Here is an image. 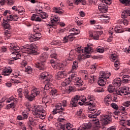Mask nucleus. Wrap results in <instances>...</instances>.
<instances>
[{"instance_id":"nucleus-43","label":"nucleus","mask_w":130,"mask_h":130,"mask_svg":"<svg viewBox=\"0 0 130 130\" xmlns=\"http://www.w3.org/2000/svg\"><path fill=\"white\" fill-rule=\"evenodd\" d=\"M36 11L38 14H41L42 13V7H40L39 5H37L36 8Z\"/></svg>"},{"instance_id":"nucleus-3","label":"nucleus","mask_w":130,"mask_h":130,"mask_svg":"<svg viewBox=\"0 0 130 130\" xmlns=\"http://www.w3.org/2000/svg\"><path fill=\"white\" fill-rule=\"evenodd\" d=\"M41 79L42 80H46V82H45V86L44 87V91L46 92V91H48L49 89L51 88L52 86V84L50 83V82L52 81L51 78H52V76L50 75V74L47 72H43L40 76Z\"/></svg>"},{"instance_id":"nucleus-29","label":"nucleus","mask_w":130,"mask_h":130,"mask_svg":"<svg viewBox=\"0 0 130 130\" xmlns=\"http://www.w3.org/2000/svg\"><path fill=\"white\" fill-rule=\"evenodd\" d=\"M97 80V76L94 75H89L88 82L90 84H93Z\"/></svg>"},{"instance_id":"nucleus-10","label":"nucleus","mask_w":130,"mask_h":130,"mask_svg":"<svg viewBox=\"0 0 130 130\" xmlns=\"http://www.w3.org/2000/svg\"><path fill=\"white\" fill-rule=\"evenodd\" d=\"M93 125V130H107L103 125H100V122L99 119H95L92 120Z\"/></svg>"},{"instance_id":"nucleus-60","label":"nucleus","mask_w":130,"mask_h":130,"mask_svg":"<svg viewBox=\"0 0 130 130\" xmlns=\"http://www.w3.org/2000/svg\"><path fill=\"white\" fill-rule=\"evenodd\" d=\"M57 121H59V122H62V121H64V118L61 117V115L59 116V117L57 119Z\"/></svg>"},{"instance_id":"nucleus-11","label":"nucleus","mask_w":130,"mask_h":130,"mask_svg":"<svg viewBox=\"0 0 130 130\" xmlns=\"http://www.w3.org/2000/svg\"><path fill=\"white\" fill-rule=\"evenodd\" d=\"M128 90H129V87H126L124 86L121 87L118 90H116V93L117 95H120V96H125V95H128L129 93L128 92Z\"/></svg>"},{"instance_id":"nucleus-26","label":"nucleus","mask_w":130,"mask_h":130,"mask_svg":"<svg viewBox=\"0 0 130 130\" xmlns=\"http://www.w3.org/2000/svg\"><path fill=\"white\" fill-rule=\"evenodd\" d=\"M17 96L16 95H14L11 96L9 99L7 100L6 102L7 103H10V102H18V100L16 98Z\"/></svg>"},{"instance_id":"nucleus-15","label":"nucleus","mask_w":130,"mask_h":130,"mask_svg":"<svg viewBox=\"0 0 130 130\" xmlns=\"http://www.w3.org/2000/svg\"><path fill=\"white\" fill-rule=\"evenodd\" d=\"M64 110V108L61 106V103L58 104L56 106V109L53 110V114H56L59 112H62Z\"/></svg>"},{"instance_id":"nucleus-50","label":"nucleus","mask_w":130,"mask_h":130,"mask_svg":"<svg viewBox=\"0 0 130 130\" xmlns=\"http://www.w3.org/2000/svg\"><path fill=\"white\" fill-rule=\"evenodd\" d=\"M52 67L54 70H56V69H58V70H60V71L63 70V66H52Z\"/></svg>"},{"instance_id":"nucleus-24","label":"nucleus","mask_w":130,"mask_h":130,"mask_svg":"<svg viewBox=\"0 0 130 130\" xmlns=\"http://www.w3.org/2000/svg\"><path fill=\"white\" fill-rule=\"evenodd\" d=\"M65 76L66 73L64 72H59L56 76V78L57 80H60L63 79V78H64Z\"/></svg>"},{"instance_id":"nucleus-53","label":"nucleus","mask_w":130,"mask_h":130,"mask_svg":"<svg viewBox=\"0 0 130 130\" xmlns=\"http://www.w3.org/2000/svg\"><path fill=\"white\" fill-rule=\"evenodd\" d=\"M22 91L23 90L22 89V88H19L18 89H17V93L20 98H22V97H23V94H22Z\"/></svg>"},{"instance_id":"nucleus-28","label":"nucleus","mask_w":130,"mask_h":130,"mask_svg":"<svg viewBox=\"0 0 130 130\" xmlns=\"http://www.w3.org/2000/svg\"><path fill=\"white\" fill-rule=\"evenodd\" d=\"M58 21H59V18L58 17L56 16H51V24H54V25H55L56 22H58Z\"/></svg>"},{"instance_id":"nucleus-22","label":"nucleus","mask_w":130,"mask_h":130,"mask_svg":"<svg viewBox=\"0 0 130 130\" xmlns=\"http://www.w3.org/2000/svg\"><path fill=\"white\" fill-rule=\"evenodd\" d=\"M13 72V70L11 67H6L5 69L4 70L3 72V75L4 76H10L11 75V73Z\"/></svg>"},{"instance_id":"nucleus-31","label":"nucleus","mask_w":130,"mask_h":130,"mask_svg":"<svg viewBox=\"0 0 130 130\" xmlns=\"http://www.w3.org/2000/svg\"><path fill=\"white\" fill-rule=\"evenodd\" d=\"M127 118L125 116L121 117V118L120 119V121H119L120 124L123 126L125 125V123H126Z\"/></svg>"},{"instance_id":"nucleus-61","label":"nucleus","mask_w":130,"mask_h":130,"mask_svg":"<svg viewBox=\"0 0 130 130\" xmlns=\"http://www.w3.org/2000/svg\"><path fill=\"white\" fill-rule=\"evenodd\" d=\"M105 101H111V95H107L105 99H104Z\"/></svg>"},{"instance_id":"nucleus-23","label":"nucleus","mask_w":130,"mask_h":130,"mask_svg":"<svg viewBox=\"0 0 130 130\" xmlns=\"http://www.w3.org/2000/svg\"><path fill=\"white\" fill-rule=\"evenodd\" d=\"M113 85L115 87H120L121 85V80L120 78H115L113 81Z\"/></svg>"},{"instance_id":"nucleus-13","label":"nucleus","mask_w":130,"mask_h":130,"mask_svg":"<svg viewBox=\"0 0 130 130\" xmlns=\"http://www.w3.org/2000/svg\"><path fill=\"white\" fill-rule=\"evenodd\" d=\"M111 61L114 62L115 66H119L120 64V61L118 60V56L116 54H112L110 56Z\"/></svg>"},{"instance_id":"nucleus-38","label":"nucleus","mask_w":130,"mask_h":130,"mask_svg":"<svg viewBox=\"0 0 130 130\" xmlns=\"http://www.w3.org/2000/svg\"><path fill=\"white\" fill-rule=\"evenodd\" d=\"M54 11L55 13H57V14H62L63 13V10L60 7L55 8Z\"/></svg>"},{"instance_id":"nucleus-51","label":"nucleus","mask_w":130,"mask_h":130,"mask_svg":"<svg viewBox=\"0 0 130 130\" xmlns=\"http://www.w3.org/2000/svg\"><path fill=\"white\" fill-rule=\"evenodd\" d=\"M111 107L113 108V109H115L116 110H117L118 109V106L115 104V103H113L110 105Z\"/></svg>"},{"instance_id":"nucleus-6","label":"nucleus","mask_w":130,"mask_h":130,"mask_svg":"<svg viewBox=\"0 0 130 130\" xmlns=\"http://www.w3.org/2000/svg\"><path fill=\"white\" fill-rule=\"evenodd\" d=\"M71 84V80L70 78L66 79L63 82L61 83L62 87H64L66 91L68 94H70L71 92H74L76 90V88L73 86H70Z\"/></svg>"},{"instance_id":"nucleus-5","label":"nucleus","mask_w":130,"mask_h":130,"mask_svg":"<svg viewBox=\"0 0 130 130\" xmlns=\"http://www.w3.org/2000/svg\"><path fill=\"white\" fill-rule=\"evenodd\" d=\"M111 76V73H106L104 71L100 72V76L98 81V84L99 86H103L106 85V81L107 79H109V77Z\"/></svg>"},{"instance_id":"nucleus-7","label":"nucleus","mask_w":130,"mask_h":130,"mask_svg":"<svg viewBox=\"0 0 130 130\" xmlns=\"http://www.w3.org/2000/svg\"><path fill=\"white\" fill-rule=\"evenodd\" d=\"M91 126H92V124H91L90 122H88V123L83 124L76 129L73 128L74 127L73 124L68 123L66 125V128L68 130H88V129L90 128Z\"/></svg>"},{"instance_id":"nucleus-58","label":"nucleus","mask_w":130,"mask_h":130,"mask_svg":"<svg viewBox=\"0 0 130 130\" xmlns=\"http://www.w3.org/2000/svg\"><path fill=\"white\" fill-rule=\"evenodd\" d=\"M74 0H68L67 2V4L69 6L71 7H73V5H74Z\"/></svg>"},{"instance_id":"nucleus-42","label":"nucleus","mask_w":130,"mask_h":130,"mask_svg":"<svg viewBox=\"0 0 130 130\" xmlns=\"http://www.w3.org/2000/svg\"><path fill=\"white\" fill-rule=\"evenodd\" d=\"M119 22H120L119 24L124 25L125 26H127L128 25V22L129 21H128L127 19H123L122 21L119 20Z\"/></svg>"},{"instance_id":"nucleus-9","label":"nucleus","mask_w":130,"mask_h":130,"mask_svg":"<svg viewBox=\"0 0 130 130\" xmlns=\"http://www.w3.org/2000/svg\"><path fill=\"white\" fill-rule=\"evenodd\" d=\"M88 110L89 111L90 114H88V116L89 118H96L98 115L100 114V113H95L96 112V107H95V104H93V105H88Z\"/></svg>"},{"instance_id":"nucleus-56","label":"nucleus","mask_w":130,"mask_h":130,"mask_svg":"<svg viewBox=\"0 0 130 130\" xmlns=\"http://www.w3.org/2000/svg\"><path fill=\"white\" fill-rule=\"evenodd\" d=\"M123 106H125V107H128L130 106V101H127L123 103Z\"/></svg>"},{"instance_id":"nucleus-59","label":"nucleus","mask_w":130,"mask_h":130,"mask_svg":"<svg viewBox=\"0 0 130 130\" xmlns=\"http://www.w3.org/2000/svg\"><path fill=\"white\" fill-rule=\"evenodd\" d=\"M102 3H105L106 5H111V0H102Z\"/></svg>"},{"instance_id":"nucleus-27","label":"nucleus","mask_w":130,"mask_h":130,"mask_svg":"<svg viewBox=\"0 0 130 130\" xmlns=\"http://www.w3.org/2000/svg\"><path fill=\"white\" fill-rule=\"evenodd\" d=\"M87 102L86 103V105H93L94 102H93V96L92 95H88L87 97Z\"/></svg>"},{"instance_id":"nucleus-12","label":"nucleus","mask_w":130,"mask_h":130,"mask_svg":"<svg viewBox=\"0 0 130 130\" xmlns=\"http://www.w3.org/2000/svg\"><path fill=\"white\" fill-rule=\"evenodd\" d=\"M40 94V90L39 88H37L36 87H32L31 94H30V100H34L35 99V97L36 96H38Z\"/></svg>"},{"instance_id":"nucleus-37","label":"nucleus","mask_w":130,"mask_h":130,"mask_svg":"<svg viewBox=\"0 0 130 130\" xmlns=\"http://www.w3.org/2000/svg\"><path fill=\"white\" fill-rule=\"evenodd\" d=\"M120 110L123 112L124 115H127V108L125 106H121L120 108Z\"/></svg>"},{"instance_id":"nucleus-25","label":"nucleus","mask_w":130,"mask_h":130,"mask_svg":"<svg viewBox=\"0 0 130 130\" xmlns=\"http://www.w3.org/2000/svg\"><path fill=\"white\" fill-rule=\"evenodd\" d=\"M101 18L103 23H104V24H107V23H108L110 19L109 17L106 15H102Z\"/></svg>"},{"instance_id":"nucleus-36","label":"nucleus","mask_w":130,"mask_h":130,"mask_svg":"<svg viewBox=\"0 0 130 130\" xmlns=\"http://www.w3.org/2000/svg\"><path fill=\"white\" fill-rule=\"evenodd\" d=\"M55 126L56 127H58V130H63L64 129V126L63 125L61 124L59 122H56L55 124Z\"/></svg>"},{"instance_id":"nucleus-1","label":"nucleus","mask_w":130,"mask_h":130,"mask_svg":"<svg viewBox=\"0 0 130 130\" xmlns=\"http://www.w3.org/2000/svg\"><path fill=\"white\" fill-rule=\"evenodd\" d=\"M9 46L10 49L15 51L11 54L12 56V58L15 60L21 58L22 55H23V56H28V54H30L31 52H35L36 50V48L32 45H26L23 47L21 51H18L20 49V47L15 44V43H11Z\"/></svg>"},{"instance_id":"nucleus-4","label":"nucleus","mask_w":130,"mask_h":130,"mask_svg":"<svg viewBox=\"0 0 130 130\" xmlns=\"http://www.w3.org/2000/svg\"><path fill=\"white\" fill-rule=\"evenodd\" d=\"M31 111L32 114L36 116V117H39L41 119H44L45 116H46V113L45 111L43 110V107L41 105L35 106Z\"/></svg>"},{"instance_id":"nucleus-35","label":"nucleus","mask_w":130,"mask_h":130,"mask_svg":"<svg viewBox=\"0 0 130 130\" xmlns=\"http://www.w3.org/2000/svg\"><path fill=\"white\" fill-rule=\"evenodd\" d=\"M130 81V77L128 75H123L122 79V83H128Z\"/></svg>"},{"instance_id":"nucleus-16","label":"nucleus","mask_w":130,"mask_h":130,"mask_svg":"<svg viewBox=\"0 0 130 130\" xmlns=\"http://www.w3.org/2000/svg\"><path fill=\"white\" fill-rule=\"evenodd\" d=\"M80 99V96L77 95L73 99L71 100V105L72 107H76L78 105V101Z\"/></svg>"},{"instance_id":"nucleus-44","label":"nucleus","mask_w":130,"mask_h":130,"mask_svg":"<svg viewBox=\"0 0 130 130\" xmlns=\"http://www.w3.org/2000/svg\"><path fill=\"white\" fill-rule=\"evenodd\" d=\"M54 25V24L52 23L51 24H48V28L49 29V32H52V30H53V29H55V26H53Z\"/></svg>"},{"instance_id":"nucleus-18","label":"nucleus","mask_w":130,"mask_h":130,"mask_svg":"<svg viewBox=\"0 0 130 130\" xmlns=\"http://www.w3.org/2000/svg\"><path fill=\"white\" fill-rule=\"evenodd\" d=\"M103 34V31H95L93 35H90V37H93L94 40H98L99 39V36H101Z\"/></svg>"},{"instance_id":"nucleus-30","label":"nucleus","mask_w":130,"mask_h":130,"mask_svg":"<svg viewBox=\"0 0 130 130\" xmlns=\"http://www.w3.org/2000/svg\"><path fill=\"white\" fill-rule=\"evenodd\" d=\"M34 31L35 32V33H39L42 31V27L38 24L35 25L34 27Z\"/></svg>"},{"instance_id":"nucleus-21","label":"nucleus","mask_w":130,"mask_h":130,"mask_svg":"<svg viewBox=\"0 0 130 130\" xmlns=\"http://www.w3.org/2000/svg\"><path fill=\"white\" fill-rule=\"evenodd\" d=\"M75 85L77 86V87H81V86H83L84 85V83H83V80L80 77H77L75 79Z\"/></svg>"},{"instance_id":"nucleus-41","label":"nucleus","mask_w":130,"mask_h":130,"mask_svg":"<svg viewBox=\"0 0 130 130\" xmlns=\"http://www.w3.org/2000/svg\"><path fill=\"white\" fill-rule=\"evenodd\" d=\"M32 71L33 69H32V68H31V67L28 66H25V72H26L27 74H31Z\"/></svg>"},{"instance_id":"nucleus-63","label":"nucleus","mask_w":130,"mask_h":130,"mask_svg":"<svg viewBox=\"0 0 130 130\" xmlns=\"http://www.w3.org/2000/svg\"><path fill=\"white\" fill-rule=\"evenodd\" d=\"M74 4L75 5H79V4H80V3H83L84 2V0H74Z\"/></svg>"},{"instance_id":"nucleus-54","label":"nucleus","mask_w":130,"mask_h":130,"mask_svg":"<svg viewBox=\"0 0 130 130\" xmlns=\"http://www.w3.org/2000/svg\"><path fill=\"white\" fill-rule=\"evenodd\" d=\"M94 92H98V93H101L102 92H104V89L102 88H99L94 89Z\"/></svg>"},{"instance_id":"nucleus-46","label":"nucleus","mask_w":130,"mask_h":130,"mask_svg":"<svg viewBox=\"0 0 130 130\" xmlns=\"http://www.w3.org/2000/svg\"><path fill=\"white\" fill-rule=\"evenodd\" d=\"M122 4H124L125 6H129L130 0H119Z\"/></svg>"},{"instance_id":"nucleus-47","label":"nucleus","mask_w":130,"mask_h":130,"mask_svg":"<svg viewBox=\"0 0 130 130\" xmlns=\"http://www.w3.org/2000/svg\"><path fill=\"white\" fill-rule=\"evenodd\" d=\"M108 91L109 93H113V92H114V87H113L112 85H109L108 87Z\"/></svg>"},{"instance_id":"nucleus-52","label":"nucleus","mask_w":130,"mask_h":130,"mask_svg":"<svg viewBox=\"0 0 130 130\" xmlns=\"http://www.w3.org/2000/svg\"><path fill=\"white\" fill-rule=\"evenodd\" d=\"M57 91H56V89H53L51 90V95L52 98H54L55 96H56V93Z\"/></svg>"},{"instance_id":"nucleus-39","label":"nucleus","mask_w":130,"mask_h":130,"mask_svg":"<svg viewBox=\"0 0 130 130\" xmlns=\"http://www.w3.org/2000/svg\"><path fill=\"white\" fill-rule=\"evenodd\" d=\"M5 37H7V38L9 39L12 36V32L9 30H7L4 32Z\"/></svg>"},{"instance_id":"nucleus-2","label":"nucleus","mask_w":130,"mask_h":130,"mask_svg":"<svg viewBox=\"0 0 130 130\" xmlns=\"http://www.w3.org/2000/svg\"><path fill=\"white\" fill-rule=\"evenodd\" d=\"M77 52L79 53L78 55V59L79 61L84 60L85 58H89L91 56V52H92V48L91 47H86L84 52H83V49L81 47H78L76 48Z\"/></svg>"},{"instance_id":"nucleus-40","label":"nucleus","mask_w":130,"mask_h":130,"mask_svg":"<svg viewBox=\"0 0 130 130\" xmlns=\"http://www.w3.org/2000/svg\"><path fill=\"white\" fill-rule=\"evenodd\" d=\"M114 30L116 33H122V32H123V30H122V28L118 26H116L114 28Z\"/></svg>"},{"instance_id":"nucleus-19","label":"nucleus","mask_w":130,"mask_h":130,"mask_svg":"<svg viewBox=\"0 0 130 130\" xmlns=\"http://www.w3.org/2000/svg\"><path fill=\"white\" fill-rule=\"evenodd\" d=\"M130 16V8H128L122 11L121 13V18L124 19L125 18H128Z\"/></svg>"},{"instance_id":"nucleus-64","label":"nucleus","mask_w":130,"mask_h":130,"mask_svg":"<svg viewBox=\"0 0 130 130\" xmlns=\"http://www.w3.org/2000/svg\"><path fill=\"white\" fill-rule=\"evenodd\" d=\"M107 130H116V126H112L109 128H107Z\"/></svg>"},{"instance_id":"nucleus-48","label":"nucleus","mask_w":130,"mask_h":130,"mask_svg":"<svg viewBox=\"0 0 130 130\" xmlns=\"http://www.w3.org/2000/svg\"><path fill=\"white\" fill-rule=\"evenodd\" d=\"M40 17L43 18V19H47V18H48V15H47V14L45 12H42L40 14Z\"/></svg>"},{"instance_id":"nucleus-55","label":"nucleus","mask_w":130,"mask_h":130,"mask_svg":"<svg viewBox=\"0 0 130 130\" xmlns=\"http://www.w3.org/2000/svg\"><path fill=\"white\" fill-rule=\"evenodd\" d=\"M80 101H82V102H86L87 101V99L85 97L84 95H81L80 97L79 96V100Z\"/></svg>"},{"instance_id":"nucleus-17","label":"nucleus","mask_w":130,"mask_h":130,"mask_svg":"<svg viewBox=\"0 0 130 130\" xmlns=\"http://www.w3.org/2000/svg\"><path fill=\"white\" fill-rule=\"evenodd\" d=\"M99 11L102 13H106L108 11V6L105 5L104 4H101L99 5L98 7Z\"/></svg>"},{"instance_id":"nucleus-20","label":"nucleus","mask_w":130,"mask_h":130,"mask_svg":"<svg viewBox=\"0 0 130 130\" xmlns=\"http://www.w3.org/2000/svg\"><path fill=\"white\" fill-rule=\"evenodd\" d=\"M18 16H13L11 15H9L8 16H7L6 18V22H12V21H17V20H18Z\"/></svg>"},{"instance_id":"nucleus-33","label":"nucleus","mask_w":130,"mask_h":130,"mask_svg":"<svg viewBox=\"0 0 130 130\" xmlns=\"http://www.w3.org/2000/svg\"><path fill=\"white\" fill-rule=\"evenodd\" d=\"M2 25L5 29H9L11 27V25L9 23V22L6 21L5 19H3Z\"/></svg>"},{"instance_id":"nucleus-32","label":"nucleus","mask_w":130,"mask_h":130,"mask_svg":"<svg viewBox=\"0 0 130 130\" xmlns=\"http://www.w3.org/2000/svg\"><path fill=\"white\" fill-rule=\"evenodd\" d=\"M24 95L27 99H28L29 101H32L33 100H30L31 99V95H30L29 94V91L28 89H25L24 91Z\"/></svg>"},{"instance_id":"nucleus-45","label":"nucleus","mask_w":130,"mask_h":130,"mask_svg":"<svg viewBox=\"0 0 130 130\" xmlns=\"http://www.w3.org/2000/svg\"><path fill=\"white\" fill-rule=\"evenodd\" d=\"M34 36H35L36 40H39V39L42 37L41 34L39 32H36V34H34Z\"/></svg>"},{"instance_id":"nucleus-62","label":"nucleus","mask_w":130,"mask_h":130,"mask_svg":"<svg viewBox=\"0 0 130 130\" xmlns=\"http://www.w3.org/2000/svg\"><path fill=\"white\" fill-rule=\"evenodd\" d=\"M37 15L34 14L31 17V20L32 21H36V18H37Z\"/></svg>"},{"instance_id":"nucleus-49","label":"nucleus","mask_w":130,"mask_h":130,"mask_svg":"<svg viewBox=\"0 0 130 130\" xmlns=\"http://www.w3.org/2000/svg\"><path fill=\"white\" fill-rule=\"evenodd\" d=\"M29 41L30 42H34V41H37L34 35H30L29 38Z\"/></svg>"},{"instance_id":"nucleus-8","label":"nucleus","mask_w":130,"mask_h":130,"mask_svg":"<svg viewBox=\"0 0 130 130\" xmlns=\"http://www.w3.org/2000/svg\"><path fill=\"white\" fill-rule=\"evenodd\" d=\"M48 58V54L44 52L39 56V60L37 61L36 66H45L46 64V59Z\"/></svg>"},{"instance_id":"nucleus-34","label":"nucleus","mask_w":130,"mask_h":130,"mask_svg":"<svg viewBox=\"0 0 130 130\" xmlns=\"http://www.w3.org/2000/svg\"><path fill=\"white\" fill-rule=\"evenodd\" d=\"M16 12H18L19 15H24L25 14V9L23 7H19L17 8Z\"/></svg>"},{"instance_id":"nucleus-14","label":"nucleus","mask_w":130,"mask_h":130,"mask_svg":"<svg viewBox=\"0 0 130 130\" xmlns=\"http://www.w3.org/2000/svg\"><path fill=\"white\" fill-rule=\"evenodd\" d=\"M100 121L103 124H108L110 121V118L108 115H102L100 117Z\"/></svg>"},{"instance_id":"nucleus-57","label":"nucleus","mask_w":130,"mask_h":130,"mask_svg":"<svg viewBox=\"0 0 130 130\" xmlns=\"http://www.w3.org/2000/svg\"><path fill=\"white\" fill-rule=\"evenodd\" d=\"M94 29H95L96 30H98V29L101 30V29H103V27H102V26H101V25L98 24V25H94Z\"/></svg>"}]
</instances>
